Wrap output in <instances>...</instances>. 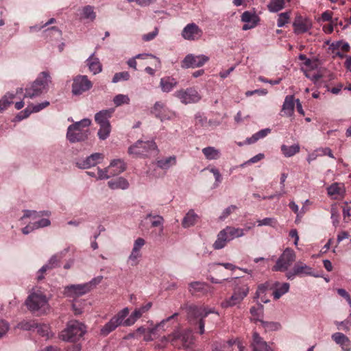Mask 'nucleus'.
I'll use <instances>...</instances> for the list:
<instances>
[{
    "instance_id": "obj_1",
    "label": "nucleus",
    "mask_w": 351,
    "mask_h": 351,
    "mask_svg": "<svg viewBox=\"0 0 351 351\" xmlns=\"http://www.w3.org/2000/svg\"><path fill=\"white\" fill-rule=\"evenodd\" d=\"M152 306V303L149 302L139 308H136L129 317H128L130 313L129 308H123L112 316L110 319L101 328L99 332L100 335L102 337H106L120 326H132L143 315V314L148 312Z\"/></svg>"
},
{
    "instance_id": "obj_2",
    "label": "nucleus",
    "mask_w": 351,
    "mask_h": 351,
    "mask_svg": "<svg viewBox=\"0 0 351 351\" xmlns=\"http://www.w3.org/2000/svg\"><path fill=\"white\" fill-rule=\"evenodd\" d=\"M230 282L234 285L233 293L230 298L221 302V306L223 308L232 307L241 304L249 292L247 285L238 278H231Z\"/></svg>"
},
{
    "instance_id": "obj_3",
    "label": "nucleus",
    "mask_w": 351,
    "mask_h": 351,
    "mask_svg": "<svg viewBox=\"0 0 351 351\" xmlns=\"http://www.w3.org/2000/svg\"><path fill=\"white\" fill-rule=\"evenodd\" d=\"M89 119H84L69 126L66 138L71 143L82 141L88 138L89 130L88 127L90 125Z\"/></svg>"
},
{
    "instance_id": "obj_4",
    "label": "nucleus",
    "mask_w": 351,
    "mask_h": 351,
    "mask_svg": "<svg viewBox=\"0 0 351 351\" xmlns=\"http://www.w3.org/2000/svg\"><path fill=\"white\" fill-rule=\"evenodd\" d=\"M29 310L33 312H46L49 309L48 299L43 292L38 288H34L25 301Z\"/></svg>"
},
{
    "instance_id": "obj_5",
    "label": "nucleus",
    "mask_w": 351,
    "mask_h": 351,
    "mask_svg": "<svg viewBox=\"0 0 351 351\" xmlns=\"http://www.w3.org/2000/svg\"><path fill=\"white\" fill-rule=\"evenodd\" d=\"M86 332V326L77 321L71 320L60 332V338L64 341L74 342L79 340Z\"/></svg>"
},
{
    "instance_id": "obj_6",
    "label": "nucleus",
    "mask_w": 351,
    "mask_h": 351,
    "mask_svg": "<svg viewBox=\"0 0 351 351\" xmlns=\"http://www.w3.org/2000/svg\"><path fill=\"white\" fill-rule=\"evenodd\" d=\"M162 342H170L173 346L178 348H188L193 343V337L191 330L182 332L176 330L169 335L164 336L161 339Z\"/></svg>"
},
{
    "instance_id": "obj_7",
    "label": "nucleus",
    "mask_w": 351,
    "mask_h": 351,
    "mask_svg": "<svg viewBox=\"0 0 351 351\" xmlns=\"http://www.w3.org/2000/svg\"><path fill=\"white\" fill-rule=\"evenodd\" d=\"M244 235V229L226 226L218 233L217 239L213 243V248L215 250L222 249L226 246L227 242L236 238L243 237Z\"/></svg>"
},
{
    "instance_id": "obj_8",
    "label": "nucleus",
    "mask_w": 351,
    "mask_h": 351,
    "mask_svg": "<svg viewBox=\"0 0 351 351\" xmlns=\"http://www.w3.org/2000/svg\"><path fill=\"white\" fill-rule=\"evenodd\" d=\"M128 152L136 157H149L157 155L158 149L156 143L153 141H138L129 147Z\"/></svg>"
},
{
    "instance_id": "obj_9",
    "label": "nucleus",
    "mask_w": 351,
    "mask_h": 351,
    "mask_svg": "<svg viewBox=\"0 0 351 351\" xmlns=\"http://www.w3.org/2000/svg\"><path fill=\"white\" fill-rule=\"evenodd\" d=\"M50 82L49 73L47 71L42 72L31 86L25 89L24 97L32 99L39 96L47 88Z\"/></svg>"
},
{
    "instance_id": "obj_10",
    "label": "nucleus",
    "mask_w": 351,
    "mask_h": 351,
    "mask_svg": "<svg viewBox=\"0 0 351 351\" xmlns=\"http://www.w3.org/2000/svg\"><path fill=\"white\" fill-rule=\"evenodd\" d=\"M210 313H216L218 315V313L215 312L214 309H207L202 306H191L187 308V318L191 324H193V322L195 319L199 318V332L200 335H203L205 332V322L204 319Z\"/></svg>"
},
{
    "instance_id": "obj_11",
    "label": "nucleus",
    "mask_w": 351,
    "mask_h": 351,
    "mask_svg": "<svg viewBox=\"0 0 351 351\" xmlns=\"http://www.w3.org/2000/svg\"><path fill=\"white\" fill-rule=\"evenodd\" d=\"M295 252L290 247H287L279 256L275 265L272 267L274 271H285L295 262Z\"/></svg>"
},
{
    "instance_id": "obj_12",
    "label": "nucleus",
    "mask_w": 351,
    "mask_h": 351,
    "mask_svg": "<svg viewBox=\"0 0 351 351\" xmlns=\"http://www.w3.org/2000/svg\"><path fill=\"white\" fill-rule=\"evenodd\" d=\"M175 96L186 105L197 103L202 99L199 92L193 87L179 90L175 93Z\"/></svg>"
},
{
    "instance_id": "obj_13",
    "label": "nucleus",
    "mask_w": 351,
    "mask_h": 351,
    "mask_svg": "<svg viewBox=\"0 0 351 351\" xmlns=\"http://www.w3.org/2000/svg\"><path fill=\"white\" fill-rule=\"evenodd\" d=\"M204 32L195 23H188L182 29V37L189 41H197L200 40L203 36Z\"/></svg>"
},
{
    "instance_id": "obj_14",
    "label": "nucleus",
    "mask_w": 351,
    "mask_h": 351,
    "mask_svg": "<svg viewBox=\"0 0 351 351\" xmlns=\"http://www.w3.org/2000/svg\"><path fill=\"white\" fill-rule=\"evenodd\" d=\"M313 27L312 21L306 16L296 14L293 22V32L295 34H304Z\"/></svg>"
},
{
    "instance_id": "obj_15",
    "label": "nucleus",
    "mask_w": 351,
    "mask_h": 351,
    "mask_svg": "<svg viewBox=\"0 0 351 351\" xmlns=\"http://www.w3.org/2000/svg\"><path fill=\"white\" fill-rule=\"evenodd\" d=\"M209 60V58L205 55L194 56L193 54L187 55L182 62V68H197L203 66Z\"/></svg>"
},
{
    "instance_id": "obj_16",
    "label": "nucleus",
    "mask_w": 351,
    "mask_h": 351,
    "mask_svg": "<svg viewBox=\"0 0 351 351\" xmlns=\"http://www.w3.org/2000/svg\"><path fill=\"white\" fill-rule=\"evenodd\" d=\"M92 87L91 82L86 75H80L74 79L72 85V93L73 95H79Z\"/></svg>"
},
{
    "instance_id": "obj_17",
    "label": "nucleus",
    "mask_w": 351,
    "mask_h": 351,
    "mask_svg": "<svg viewBox=\"0 0 351 351\" xmlns=\"http://www.w3.org/2000/svg\"><path fill=\"white\" fill-rule=\"evenodd\" d=\"M90 291L89 284L72 285L65 287L64 295L67 297L75 298L83 295Z\"/></svg>"
},
{
    "instance_id": "obj_18",
    "label": "nucleus",
    "mask_w": 351,
    "mask_h": 351,
    "mask_svg": "<svg viewBox=\"0 0 351 351\" xmlns=\"http://www.w3.org/2000/svg\"><path fill=\"white\" fill-rule=\"evenodd\" d=\"M241 20L244 23L242 29L244 31L254 28L260 21V17L255 11H245L241 16Z\"/></svg>"
},
{
    "instance_id": "obj_19",
    "label": "nucleus",
    "mask_w": 351,
    "mask_h": 351,
    "mask_svg": "<svg viewBox=\"0 0 351 351\" xmlns=\"http://www.w3.org/2000/svg\"><path fill=\"white\" fill-rule=\"evenodd\" d=\"M295 276H313L312 268L307 265L298 262L293 269V271L286 274L289 280H293Z\"/></svg>"
},
{
    "instance_id": "obj_20",
    "label": "nucleus",
    "mask_w": 351,
    "mask_h": 351,
    "mask_svg": "<svg viewBox=\"0 0 351 351\" xmlns=\"http://www.w3.org/2000/svg\"><path fill=\"white\" fill-rule=\"evenodd\" d=\"M145 59L148 60L147 63L150 64L155 66V68H160V60L158 58L149 54V53H145V54H138L135 57L129 59L128 61V64L130 67L133 68L134 70H136V59Z\"/></svg>"
},
{
    "instance_id": "obj_21",
    "label": "nucleus",
    "mask_w": 351,
    "mask_h": 351,
    "mask_svg": "<svg viewBox=\"0 0 351 351\" xmlns=\"http://www.w3.org/2000/svg\"><path fill=\"white\" fill-rule=\"evenodd\" d=\"M152 113L162 121L169 119L172 114V112L161 101H156L154 104Z\"/></svg>"
},
{
    "instance_id": "obj_22",
    "label": "nucleus",
    "mask_w": 351,
    "mask_h": 351,
    "mask_svg": "<svg viewBox=\"0 0 351 351\" xmlns=\"http://www.w3.org/2000/svg\"><path fill=\"white\" fill-rule=\"evenodd\" d=\"M251 346L253 351H274L267 342H266L256 331L252 334Z\"/></svg>"
},
{
    "instance_id": "obj_23",
    "label": "nucleus",
    "mask_w": 351,
    "mask_h": 351,
    "mask_svg": "<svg viewBox=\"0 0 351 351\" xmlns=\"http://www.w3.org/2000/svg\"><path fill=\"white\" fill-rule=\"evenodd\" d=\"M327 194L333 199H342L346 194V188L343 183L334 182L326 189Z\"/></svg>"
},
{
    "instance_id": "obj_24",
    "label": "nucleus",
    "mask_w": 351,
    "mask_h": 351,
    "mask_svg": "<svg viewBox=\"0 0 351 351\" xmlns=\"http://www.w3.org/2000/svg\"><path fill=\"white\" fill-rule=\"evenodd\" d=\"M49 105V102L45 101L36 105L31 104L29 105L24 110L21 111L16 117V118L21 121L23 119L28 117L32 113L37 112L44 109Z\"/></svg>"
},
{
    "instance_id": "obj_25",
    "label": "nucleus",
    "mask_w": 351,
    "mask_h": 351,
    "mask_svg": "<svg viewBox=\"0 0 351 351\" xmlns=\"http://www.w3.org/2000/svg\"><path fill=\"white\" fill-rule=\"evenodd\" d=\"M178 315V313H175L171 316H169L167 319L162 320L160 323L157 324L154 327L148 329L147 331L144 334L143 340L146 341H152L156 335L157 330L161 327H163L167 322L177 317Z\"/></svg>"
},
{
    "instance_id": "obj_26",
    "label": "nucleus",
    "mask_w": 351,
    "mask_h": 351,
    "mask_svg": "<svg viewBox=\"0 0 351 351\" xmlns=\"http://www.w3.org/2000/svg\"><path fill=\"white\" fill-rule=\"evenodd\" d=\"M103 158L104 156L101 154L94 153L77 164L80 168L88 169L98 164Z\"/></svg>"
},
{
    "instance_id": "obj_27",
    "label": "nucleus",
    "mask_w": 351,
    "mask_h": 351,
    "mask_svg": "<svg viewBox=\"0 0 351 351\" xmlns=\"http://www.w3.org/2000/svg\"><path fill=\"white\" fill-rule=\"evenodd\" d=\"M332 339L336 343L339 344L343 350H351V341L344 334L335 332L332 335Z\"/></svg>"
},
{
    "instance_id": "obj_28",
    "label": "nucleus",
    "mask_w": 351,
    "mask_h": 351,
    "mask_svg": "<svg viewBox=\"0 0 351 351\" xmlns=\"http://www.w3.org/2000/svg\"><path fill=\"white\" fill-rule=\"evenodd\" d=\"M86 64L89 70L94 75L100 73L102 70L101 64L100 63L99 58L95 56V53L91 54L86 60Z\"/></svg>"
},
{
    "instance_id": "obj_29",
    "label": "nucleus",
    "mask_w": 351,
    "mask_h": 351,
    "mask_svg": "<svg viewBox=\"0 0 351 351\" xmlns=\"http://www.w3.org/2000/svg\"><path fill=\"white\" fill-rule=\"evenodd\" d=\"M295 108L294 97L293 95H288L285 97L282 107V112L285 115L291 117L293 114Z\"/></svg>"
},
{
    "instance_id": "obj_30",
    "label": "nucleus",
    "mask_w": 351,
    "mask_h": 351,
    "mask_svg": "<svg viewBox=\"0 0 351 351\" xmlns=\"http://www.w3.org/2000/svg\"><path fill=\"white\" fill-rule=\"evenodd\" d=\"M113 110H103L96 113L95 120L97 124L106 125L110 124L109 119L111 117Z\"/></svg>"
},
{
    "instance_id": "obj_31",
    "label": "nucleus",
    "mask_w": 351,
    "mask_h": 351,
    "mask_svg": "<svg viewBox=\"0 0 351 351\" xmlns=\"http://www.w3.org/2000/svg\"><path fill=\"white\" fill-rule=\"evenodd\" d=\"M108 169L110 170L111 176H115L125 170V165L124 162L120 159L113 160L108 166Z\"/></svg>"
},
{
    "instance_id": "obj_32",
    "label": "nucleus",
    "mask_w": 351,
    "mask_h": 351,
    "mask_svg": "<svg viewBox=\"0 0 351 351\" xmlns=\"http://www.w3.org/2000/svg\"><path fill=\"white\" fill-rule=\"evenodd\" d=\"M177 81L172 77H166L160 79V86L161 90L165 93L171 91L174 87L177 86Z\"/></svg>"
},
{
    "instance_id": "obj_33",
    "label": "nucleus",
    "mask_w": 351,
    "mask_h": 351,
    "mask_svg": "<svg viewBox=\"0 0 351 351\" xmlns=\"http://www.w3.org/2000/svg\"><path fill=\"white\" fill-rule=\"evenodd\" d=\"M289 284L287 282H284L280 284L278 282H276L274 284V291L273 292V295L275 300L279 299L282 295L287 293L289 290Z\"/></svg>"
},
{
    "instance_id": "obj_34",
    "label": "nucleus",
    "mask_w": 351,
    "mask_h": 351,
    "mask_svg": "<svg viewBox=\"0 0 351 351\" xmlns=\"http://www.w3.org/2000/svg\"><path fill=\"white\" fill-rule=\"evenodd\" d=\"M108 186L112 190L126 189L129 186L128 180L122 177L115 180H110L108 182Z\"/></svg>"
},
{
    "instance_id": "obj_35",
    "label": "nucleus",
    "mask_w": 351,
    "mask_h": 351,
    "mask_svg": "<svg viewBox=\"0 0 351 351\" xmlns=\"http://www.w3.org/2000/svg\"><path fill=\"white\" fill-rule=\"evenodd\" d=\"M58 259L56 256H53L49 261V262L43 265L38 272V280H40L44 278V273L49 269L53 268L58 265Z\"/></svg>"
},
{
    "instance_id": "obj_36",
    "label": "nucleus",
    "mask_w": 351,
    "mask_h": 351,
    "mask_svg": "<svg viewBox=\"0 0 351 351\" xmlns=\"http://www.w3.org/2000/svg\"><path fill=\"white\" fill-rule=\"evenodd\" d=\"M198 219V216L193 210H189L183 218L182 224L184 228H189L194 226Z\"/></svg>"
},
{
    "instance_id": "obj_37",
    "label": "nucleus",
    "mask_w": 351,
    "mask_h": 351,
    "mask_svg": "<svg viewBox=\"0 0 351 351\" xmlns=\"http://www.w3.org/2000/svg\"><path fill=\"white\" fill-rule=\"evenodd\" d=\"M202 153L208 160H217L220 158V151L214 147H206L202 149Z\"/></svg>"
},
{
    "instance_id": "obj_38",
    "label": "nucleus",
    "mask_w": 351,
    "mask_h": 351,
    "mask_svg": "<svg viewBox=\"0 0 351 351\" xmlns=\"http://www.w3.org/2000/svg\"><path fill=\"white\" fill-rule=\"evenodd\" d=\"M285 0H270L267 7L269 12L276 13L285 8Z\"/></svg>"
},
{
    "instance_id": "obj_39",
    "label": "nucleus",
    "mask_w": 351,
    "mask_h": 351,
    "mask_svg": "<svg viewBox=\"0 0 351 351\" xmlns=\"http://www.w3.org/2000/svg\"><path fill=\"white\" fill-rule=\"evenodd\" d=\"M300 147L299 144H293L291 146L282 145L281 146V152L285 157H291L300 152Z\"/></svg>"
},
{
    "instance_id": "obj_40",
    "label": "nucleus",
    "mask_w": 351,
    "mask_h": 351,
    "mask_svg": "<svg viewBox=\"0 0 351 351\" xmlns=\"http://www.w3.org/2000/svg\"><path fill=\"white\" fill-rule=\"evenodd\" d=\"M176 164V157L175 156H169L168 158L159 160L156 162L157 166L163 169H167Z\"/></svg>"
},
{
    "instance_id": "obj_41",
    "label": "nucleus",
    "mask_w": 351,
    "mask_h": 351,
    "mask_svg": "<svg viewBox=\"0 0 351 351\" xmlns=\"http://www.w3.org/2000/svg\"><path fill=\"white\" fill-rule=\"evenodd\" d=\"M271 132V130L269 128L263 129L258 132L253 134L250 138H247L246 142L248 144H252L256 142L258 140L265 137Z\"/></svg>"
},
{
    "instance_id": "obj_42",
    "label": "nucleus",
    "mask_w": 351,
    "mask_h": 351,
    "mask_svg": "<svg viewBox=\"0 0 351 351\" xmlns=\"http://www.w3.org/2000/svg\"><path fill=\"white\" fill-rule=\"evenodd\" d=\"M244 347L239 340L228 341L226 345H224L226 351H243Z\"/></svg>"
},
{
    "instance_id": "obj_43",
    "label": "nucleus",
    "mask_w": 351,
    "mask_h": 351,
    "mask_svg": "<svg viewBox=\"0 0 351 351\" xmlns=\"http://www.w3.org/2000/svg\"><path fill=\"white\" fill-rule=\"evenodd\" d=\"M291 17V12L287 11L282 12L278 15L277 26L278 27H282L287 23H289Z\"/></svg>"
},
{
    "instance_id": "obj_44",
    "label": "nucleus",
    "mask_w": 351,
    "mask_h": 351,
    "mask_svg": "<svg viewBox=\"0 0 351 351\" xmlns=\"http://www.w3.org/2000/svg\"><path fill=\"white\" fill-rule=\"evenodd\" d=\"M82 17L84 19L94 21L96 17V14L94 12L93 7L87 5L83 8L82 12Z\"/></svg>"
},
{
    "instance_id": "obj_45",
    "label": "nucleus",
    "mask_w": 351,
    "mask_h": 351,
    "mask_svg": "<svg viewBox=\"0 0 351 351\" xmlns=\"http://www.w3.org/2000/svg\"><path fill=\"white\" fill-rule=\"evenodd\" d=\"M14 98V95L12 93H7L0 100V112L6 109L11 104H12V99Z\"/></svg>"
},
{
    "instance_id": "obj_46",
    "label": "nucleus",
    "mask_w": 351,
    "mask_h": 351,
    "mask_svg": "<svg viewBox=\"0 0 351 351\" xmlns=\"http://www.w3.org/2000/svg\"><path fill=\"white\" fill-rule=\"evenodd\" d=\"M99 126H100V128L97 133L98 136H99V139L105 140L110 135V133L111 131L110 124L100 125Z\"/></svg>"
},
{
    "instance_id": "obj_47",
    "label": "nucleus",
    "mask_w": 351,
    "mask_h": 351,
    "mask_svg": "<svg viewBox=\"0 0 351 351\" xmlns=\"http://www.w3.org/2000/svg\"><path fill=\"white\" fill-rule=\"evenodd\" d=\"M208 287V285L203 282H193L190 283L189 287H190V291L193 293L199 292V291H203L205 290L206 287Z\"/></svg>"
},
{
    "instance_id": "obj_48",
    "label": "nucleus",
    "mask_w": 351,
    "mask_h": 351,
    "mask_svg": "<svg viewBox=\"0 0 351 351\" xmlns=\"http://www.w3.org/2000/svg\"><path fill=\"white\" fill-rule=\"evenodd\" d=\"M130 101V99L127 95L119 94L113 98V102L116 106L128 104Z\"/></svg>"
},
{
    "instance_id": "obj_49",
    "label": "nucleus",
    "mask_w": 351,
    "mask_h": 351,
    "mask_svg": "<svg viewBox=\"0 0 351 351\" xmlns=\"http://www.w3.org/2000/svg\"><path fill=\"white\" fill-rule=\"evenodd\" d=\"M263 327L266 331H275L280 328V324L278 322H265L260 320Z\"/></svg>"
},
{
    "instance_id": "obj_50",
    "label": "nucleus",
    "mask_w": 351,
    "mask_h": 351,
    "mask_svg": "<svg viewBox=\"0 0 351 351\" xmlns=\"http://www.w3.org/2000/svg\"><path fill=\"white\" fill-rule=\"evenodd\" d=\"M257 223L258 226H269L275 227L277 224V220L273 217H266L265 219L258 220Z\"/></svg>"
},
{
    "instance_id": "obj_51",
    "label": "nucleus",
    "mask_w": 351,
    "mask_h": 351,
    "mask_svg": "<svg viewBox=\"0 0 351 351\" xmlns=\"http://www.w3.org/2000/svg\"><path fill=\"white\" fill-rule=\"evenodd\" d=\"M37 332L43 336L46 337L47 338H49L52 336V333L51 332L50 328L48 325H41L37 327Z\"/></svg>"
},
{
    "instance_id": "obj_52",
    "label": "nucleus",
    "mask_w": 351,
    "mask_h": 351,
    "mask_svg": "<svg viewBox=\"0 0 351 351\" xmlns=\"http://www.w3.org/2000/svg\"><path fill=\"white\" fill-rule=\"evenodd\" d=\"M130 78V73L128 71H123L120 73H117L114 74L112 82L113 83H117L120 81L124 80L126 81Z\"/></svg>"
},
{
    "instance_id": "obj_53",
    "label": "nucleus",
    "mask_w": 351,
    "mask_h": 351,
    "mask_svg": "<svg viewBox=\"0 0 351 351\" xmlns=\"http://www.w3.org/2000/svg\"><path fill=\"white\" fill-rule=\"evenodd\" d=\"M152 217L153 220L152 221V226L157 227L161 226L162 227L164 219L160 215H154L152 216L151 214H148L147 215V218Z\"/></svg>"
},
{
    "instance_id": "obj_54",
    "label": "nucleus",
    "mask_w": 351,
    "mask_h": 351,
    "mask_svg": "<svg viewBox=\"0 0 351 351\" xmlns=\"http://www.w3.org/2000/svg\"><path fill=\"white\" fill-rule=\"evenodd\" d=\"M304 64L306 66V68L303 69V71H304V70H308L309 72H311L313 70L316 69L318 66L317 60H313L309 58L306 59V62H304Z\"/></svg>"
},
{
    "instance_id": "obj_55",
    "label": "nucleus",
    "mask_w": 351,
    "mask_h": 351,
    "mask_svg": "<svg viewBox=\"0 0 351 351\" xmlns=\"http://www.w3.org/2000/svg\"><path fill=\"white\" fill-rule=\"evenodd\" d=\"M304 75L314 83H316L322 77L319 72L312 73L311 72H309L308 70H304Z\"/></svg>"
},
{
    "instance_id": "obj_56",
    "label": "nucleus",
    "mask_w": 351,
    "mask_h": 351,
    "mask_svg": "<svg viewBox=\"0 0 351 351\" xmlns=\"http://www.w3.org/2000/svg\"><path fill=\"white\" fill-rule=\"evenodd\" d=\"M141 256V252L132 250L130 255L128 257V261L131 262L132 265H136L137 261Z\"/></svg>"
},
{
    "instance_id": "obj_57",
    "label": "nucleus",
    "mask_w": 351,
    "mask_h": 351,
    "mask_svg": "<svg viewBox=\"0 0 351 351\" xmlns=\"http://www.w3.org/2000/svg\"><path fill=\"white\" fill-rule=\"evenodd\" d=\"M9 328L8 323L0 319V338L3 337L8 332Z\"/></svg>"
},
{
    "instance_id": "obj_58",
    "label": "nucleus",
    "mask_w": 351,
    "mask_h": 351,
    "mask_svg": "<svg viewBox=\"0 0 351 351\" xmlns=\"http://www.w3.org/2000/svg\"><path fill=\"white\" fill-rule=\"evenodd\" d=\"M158 27H155L154 30L152 31V32L144 34L142 36V39L146 42L150 41V40H153L158 35Z\"/></svg>"
},
{
    "instance_id": "obj_59",
    "label": "nucleus",
    "mask_w": 351,
    "mask_h": 351,
    "mask_svg": "<svg viewBox=\"0 0 351 351\" xmlns=\"http://www.w3.org/2000/svg\"><path fill=\"white\" fill-rule=\"evenodd\" d=\"M108 172L110 173V170L108 169V167L105 169H98L97 170V178L98 179H108L110 178L111 175H108Z\"/></svg>"
},
{
    "instance_id": "obj_60",
    "label": "nucleus",
    "mask_w": 351,
    "mask_h": 351,
    "mask_svg": "<svg viewBox=\"0 0 351 351\" xmlns=\"http://www.w3.org/2000/svg\"><path fill=\"white\" fill-rule=\"evenodd\" d=\"M237 208V207L236 206H234V205H231L230 206H228V208H226L222 215L219 217L220 219L223 220L225 218H226L231 213H232L233 211H234Z\"/></svg>"
},
{
    "instance_id": "obj_61",
    "label": "nucleus",
    "mask_w": 351,
    "mask_h": 351,
    "mask_svg": "<svg viewBox=\"0 0 351 351\" xmlns=\"http://www.w3.org/2000/svg\"><path fill=\"white\" fill-rule=\"evenodd\" d=\"M50 225V221L48 219H42L34 223V228L37 229L39 228L46 227Z\"/></svg>"
},
{
    "instance_id": "obj_62",
    "label": "nucleus",
    "mask_w": 351,
    "mask_h": 351,
    "mask_svg": "<svg viewBox=\"0 0 351 351\" xmlns=\"http://www.w3.org/2000/svg\"><path fill=\"white\" fill-rule=\"evenodd\" d=\"M145 241L143 238H138L135 240L132 250L141 252V247L145 245Z\"/></svg>"
},
{
    "instance_id": "obj_63",
    "label": "nucleus",
    "mask_w": 351,
    "mask_h": 351,
    "mask_svg": "<svg viewBox=\"0 0 351 351\" xmlns=\"http://www.w3.org/2000/svg\"><path fill=\"white\" fill-rule=\"evenodd\" d=\"M210 171L214 175L215 181L220 183L221 182V175L219 171L217 168L212 167L210 169Z\"/></svg>"
},
{
    "instance_id": "obj_64",
    "label": "nucleus",
    "mask_w": 351,
    "mask_h": 351,
    "mask_svg": "<svg viewBox=\"0 0 351 351\" xmlns=\"http://www.w3.org/2000/svg\"><path fill=\"white\" fill-rule=\"evenodd\" d=\"M321 19L323 21H332V12L330 11H325L322 14Z\"/></svg>"
}]
</instances>
